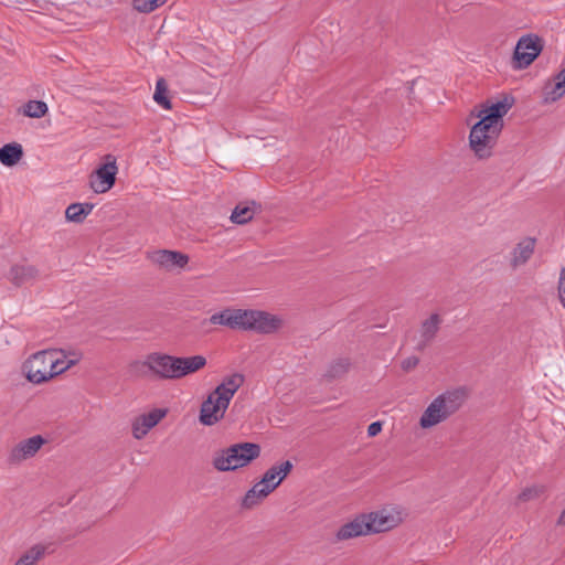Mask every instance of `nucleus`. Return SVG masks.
I'll return each mask as SVG.
<instances>
[{
	"instance_id": "cd10ccee",
	"label": "nucleus",
	"mask_w": 565,
	"mask_h": 565,
	"mask_svg": "<svg viewBox=\"0 0 565 565\" xmlns=\"http://www.w3.org/2000/svg\"><path fill=\"white\" fill-rule=\"evenodd\" d=\"M153 99H154V102L158 105H160L164 109H170L171 108V104H170V100L168 98L167 84H166V81L163 78H159L157 81L156 90H154V94H153Z\"/></svg>"
},
{
	"instance_id": "c85d7f7f",
	"label": "nucleus",
	"mask_w": 565,
	"mask_h": 565,
	"mask_svg": "<svg viewBox=\"0 0 565 565\" xmlns=\"http://www.w3.org/2000/svg\"><path fill=\"white\" fill-rule=\"evenodd\" d=\"M544 492L541 486H531L523 489L516 498L518 503L529 502L539 499Z\"/></svg>"
},
{
	"instance_id": "1a4fd4ad",
	"label": "nucleus",
	"mask_w": 565,
	"mask_h": 565,
	"mask_svg": "<svg viewBox=\"0 0 565 565\" xmlns=\"http://www.w3.org/2000/svg\"><path fill=\"white\" fill-rule=\"evenodd\" d=\"M543 50V41L536 34H525L516 43L513 61L516 68H525L533 63Z\"/></svg>"
},
{
	"instance_id": "473e14b6",
	"label": "nucleus",
	"mask_w": 565,
	"mask_h": 565,
	"mask_svg": "<svg viewBox=\"0 0 565 565\" xmlns=\"http://www.w3.org/2000/svg\"><path fill=\"white\" fill-rule=\"evenodd\" d=\"M418 363H419V359L417 356L412 355L402 361V369L404 371L408 372V371L413 370L414 367H416Z\"/></svg>"
},
{
	"instance_id": "2f4dec72",
	"label": "nucleus",
	"mask_w": 565,
	"mask_h": 565,
	"mask_svg": "<svg viewBox=\"0 0 565 565\" xmlns=\"http://www.w3.org/2000/svg\"><path fill=\"white\" fill-rule=\"evenodd\" d=\"M558 295L559 300L565 308V268H562L559 274Z\"/></svg>"
},
{
	"instance_id": "a211bd4d",
	"label": "nucleus",
	"mask_w": 565,
	"mask_h": 565,
	"mask_svg": "<svg viewBox=\"0 0 565 565\" xmlns=\"http://www.w3.org/2000/svg\"><path fill=\"white\" fill-rule=\"evenodd\" d=\"M535 248V241L533 238H525L521 241L511 252L510 266L518 269L523 266L532 257Z\"/></svg>"
},
{
	"instance_id": "20e7f679",
	"label": "nucleus",
	"mask_w": 565,
	"mask_h": 565,
	"mask_svg": "<svg viewBox=\"0 0 565 565\" xmlns=\"http://www.w3.org/2000/svg\"><path fill=\"white\" fill-rule=\"evenodd\" d=\"M292 463L289 460L271 466L244 495L242 507L252 509L267 498L291 472Z\"/></svg>"
},
{
	"instance_id": "412c9836",
	"label": "nucleus",
	"mask_w": 565,
	"mask_h": 565,
	"mask_svg": "<svg viewBox=\"0 0 565 565\" xmlns=\"http://www.w3.org/2000/svg\"><path fill=\"white\" fill-rule=\"evenodd\" d=\"M441 318L438 313L430 315L423 323L420 328V342L419 348L423 349L429 343L436 335Z\"/></svg>"
},
{
	"instance_id": "f704fd0d",
	"label": "nucleus",
	"mask_w": 565,
	"mask_h": 565,
	"mask_svg": "<svg viewBox=\"0 0 565 565\" xmlns=\"http://www.w3.org/2000/svg\"><path fill=\"white\" fill-rule=\"evenodd\" d=\"M558 523L565 524V509L563 510V512H562V514H561V516L558 519Z\"/></svg>"
},
{
	"instance_id": "a878e982",
	"label": "nucleus",
	"mask_w": 565,
	"mask_h": 565,
	"mask_svg": "<svg viewBox=\"0 0 565 565\" xmlns=\"http://www.w3.org/2000/svg\"><path fill=\"white\" fill-rule=\"evenodd\" d=\"M92 210L93 205L90 204L73 203L67 206L65 217L70 222L82 223Z\"/></svg>"
},
{
	"instance_id": "9d476101",
	"label": "nucleus",
	"mask_w": 565,
	"mask_h": 565,
	"mask_svg": "<svg viewBox=\"0 0 565 565\" xmlns=\"http://www.w3.org/2000/svg\"><path fill=\"white\" fill-rule=\"evenodd\" d=\"M118 172L116 158L111 154L104 157L102 163L90 175L89 184L95 193H105L113 188Z\"/></svg>"
},
{
	"instance_id": "f8f14e48",
	"label": "nucleus",
	"mask_w": 565,
	"mask_h": 565,
	"mask_svg": "<svg viewBox=\"0 0 565 565\" xmlns=\"http://www.w3.org/2000/svg\"><path fill=\"white\" fill-rule=\"evenodd\" d=\"M142 364L163 380H177L175 356L163 353L148 354Z\"/></svg>"
},
{
	"instance_id": "393cba45",
	"label": "nucleus",
	"mask_w": 565,
	"mask_h": 565,
	"mask_svg": "<svg viewBox=\"0 0 565 565\" xmlns=\"http://www.w3.org/2000/svg\"><path fill=\"white\" fill-rule=\"evenodd\" d=\"M46 547L35 544L20 555L14 565H35L45 555Z\"/></svg>"
},
{
	"instance_id": "ddd939ff",
	"label": "nucleus",
	"mask_w": 565,
	"mask_h": 565,
	"mask_svg": "<svg viewBox=\"0 0 565 565\" xmlns=\"http://www.w3.org/2000/svg\"><path fill=\"white\" fill-rule=\"evenodd\" d=\"M167 413L166 408H152L136 416L131 423L132 436L138 440L145 438L167 416Z\"/></svg>"
},
{
	"instance_id": "39448f33",
	"label": "nucleus",
	"mask_w": 565,
	"mask_h": 565,
	"mask_svg": "<svg viewBox=\"0 0 565 565\" xmlns=\"http://www.w3.org/2000/svg\"><path fill=\"white\" fill-rule=\"evenodd\" d=\"M260 455V447L253 443H239L216 452L213 467L218 471H233L246 467Z\"/></svg>"
},
{
	"instance_id": "b1692460",
	"label": "nucleus",
	"mask_w": 565,
	"mask_h": 565,
	"mask_svg": "<svg viewBox=\"0 0 565 565\" xmlns=\"http://www.w3.org/2000/svg\"><path fill=\"white\" fill-rule=\"evenodd\" d=\"M257 211L255 202L239 203L232 212L231 221L236 224H245L249 222Z\"/></svg>"
},
{
	"instance_id": "6ab92c4d",
	"label": "nucleus",
	"mask_w": 565,
	"mask_h": 565,
	"mask_svg": "<svg viewBox=\"0 0 565 565\" xmlns=\"http://www.w3.org/2000/svg\"><path fill=\"white\" fill-rule=\"evenodd\" d=\"M243 309H225L211 316L212 324L226 326L232 329L242 330Z\"/></svg>"
},
{
	"instance_id": "2eb2a0df",
	"label": "nucleus",
	"mask_w": 565,
	"mask_h": 565,
	"mask_svg": "<svg viewBox=\"0 0 565 565\" xmlns=\"http://www.w3.org/2000/svg\"><path fill=\"white\" fill-rule=\"evenodd\" d=\"M50 350L54 379L78 364L83 358L81 352L74 350H65L61 348H50Z\"/></svg>"
},
{
	"instance_id": "423d86ee",
	"label": "nucleus",
	"mask_w": 565,
	"mask_h": 565,
	"mask_svg": "<svg viewBox=\"0 0 565 565\" xmlns=\"http://www.w3.org/2000/svg\"><path fill=\"white\" fill-rule=\"evenodd\" d=\"M21 373L33 385H42L53 381L51 350H40L25 358L21 364Z\"/></svg>"
},
{
	"instance_id": "0eeeda50",
	"label": "nucleus",
	"mask_w": 565,
	"mask_h": 565,
	"mask_svg": "<svg viewBox=\"0 0 565 565\" xmlns=\"http://www.w3.org/2000/svg\"><path fill=\"white\" fill-rule=\"evenodd\" d=\"M365 516L373 535L395 530L403 524L407 513L402 505L390 503L366 512Z\"/></svg>"
},
{
	"instance_id": "5701e85b",
	"label": "nucleus",
	"mask_w": 565,
	"mask_h": 565,
	"mask_svg": "<svg viewBox=\"0 0 565 565\" xmlns=\"http://www.w3.org/2000/svg\"><path fill=\"white\" fill-rule=\"evenodd\" d=\"M23 156V150L19 143H8L0 148V162L6 167L15 166Z\"/></svg>"
},
{
	"instance_id": "f03ea898",
	"label": "nucleus",
	"mask_w": 565,
	"mask_h": 565,
	"mask_svg": "<svg viewBox=\"0 0 565 565\" xmlns=\"http://www.w3.org/2000/svg\"><path fill=\"white\" fill-rule=\"evenodd\" d=\"M245 377L241 373L225 376L215 390L209 394L200 409V423L212 426L218 423L228 408L235 393L244 384Z\"/></svg>"
},
{
	"instance_id": "aec40b11",
	"label": "nucleus",
	"mask_w": 565,
	"mask_h": 565,
	"mask_svg": "<svg viewBox=\"0 0 565 565\" xmlns=\"http://www.w3.org/2000/svg\"><path fill=\"white\" fill-rule=\"evenodd\" d=\"M565 95V67L544 88V102L554 103Z\"/></svg>"
},
{
	"instance_id": "bb28decb",
	"label": "nucleus",
	"mask_w": 565,
	"mask_h": 565,
	"mask_svg": "<svg viewBox=\"0 0 565 565\" xmlns=\"http://www.w3.org/2000/svg\"><path fill=\"white\" fill-rule=\"evenodd\" d=\"M49 107L46 103L42 100H29L20 108V113L25 117L35 119L44 117Z\"/></svg>"
},
{
	"instance_id": "7c9ffc66",
	"label": "nucleus",
	"mask_w": 565,
	"mask_h": 565,
	"mask_svg": "<svg viewBox=\"0 0 565 565\" xmlns=\"http://www.w3.org/2000/svg\"><path fill=\"white\" fill-rule=\"evenodd\" d=\"M350 362L347 359L334 361L328 369L327 375L331 379L339 377L348 372Z\"/></svg>"
},
{
	"instance_id": "c756f323",
	"label": "nucleus",
	"mask_w": 565,
	"mask_h": 565,
	"mask_svg": "<svg viewBox=\"0 0 565 565\" xmlns=\"http://www.w3.org/2000/svg\"><path fill=\"white\" fill-rule=\"evenodd\" d=\"M137 11L149 13L163 6L167 0H132Z\"/></svg>"
},
{
	"instance_id": "9b49d317",
	"label": "nucleus",
	"mask_w": 565,
	"mask_h": 565,
	"mask_svg": "<svg viewBox=\"0 0 565 565\" xmlns=\"http://www.w3.org/2000/svg\"><path fill=\"white\" fill-rule=\"evenodd\" d=\"M147 258L161 270L181 271L189 263V256L178 250L157 249L148 253Z\"/></svg>"
},
{
	"instance_id": "f257e3e1",
	"label": "nucleus",
	"mask_w": 565,
	"mask_h": 565,
	"mask_svg": "<svg viewBox=\"0 0 565 565\" xmlns=\"http://www.w3.org/2000/svg\"><path fill=\"white\" fill-rule=\"evenodd\" d=\"M512 103L503 98L480 109L476 122L469 134V147L479 160H487L493 156L494 148L503 129V117L508 114Z\"/></svg>"
},
{
	"instance_id": "f3484780",
	"label": "nucleus",
	"mask_w": 565,
	"mask_h": 565,
	"mask_svg": "<svg viewBox=\"0 0 565 565\" xmlns=\"http://www.w3.org/2000/svg\"><path fill=\"white\" fill-rule=\"evenodd\" d=\"M177 380L193 374L206 365V359L203 355L175 356Z\"/></svg>"
},
{
	"instance_id": "dca6fc26",
	"label": "nucleus",
	"mask_w": 565,
	"mask_h": 565,
	"mask_svg": "<svg viewBox=\"0 0 565 565\" xmlns=\"http://www.w3.org/2000/svg\"><path fill=\"white\" fill-rule=\"evenodd\" d=\"M45 440L41 436H33L19 443L10 452L9 461L11 463H19L28 458L33 457L40 448L44 445Z\"/></svg>"
},
{
	"instance_id": "4468645a",
	"label": "nucleus",
	"mask_w": 565,
	"mask_h": 565,
	"mask_svg": "<svg viewBox=\"0 0 565 565\" xmlns=\"http://www.w3.org/2000/svg\"><path fill=\"white\" fill-rule=\"evenodd\" d=\"M372 535L365 513L358 514L349 522L342 524L335 532L337 542Z\"/></svg>"
},
{
	"instance_id": "72a5a7b5",
	"label": "nucleus",
	"mask_w": 565,
	"mask_h": 565,
	"mask_svg": "<svg viewBox=\"0 0 565 565\" xmlns=\"http://www.w3.org/2000/svg\"><path fill=\"white\" fill-rule=\"evenodd\" d=\"M382 430V423L381 422H373L367 427V435L369 437H374L379 435Z\"/></svg>"
},
{
	"instance_id": "7ed1b4c3",
	"label": "nucleus",
	"mask_w": 565,
	"mask_h": 565,
	"mask_svg": "<svg viewBox=\"0 0 565 565\" xmlns=\"http://www.w3.org/2000/svg\"><path fill=\"white\" fill-rule=\"evenodd\" d=\"M466 398L467 391L463 387L445 391L436 396L425 408L419 418V426L423 429H429L447 420L460 409Z\"/></svg>"
},
{
	"instance_id": "4be33fe9",
	"label": "nucleus",
	"mask_w": 565,
	"mask_h": 565,
	"mask_svg": "<svg viewBox=\"0 0 565 565\" xmlns=\"http://www.w3.org/2000/svg\"><path fill=\"white\" fill-rule=\"evenodd\" d=\"M39 271L32 265H15L11 268L9 277L15 285H22L36 278Z\"/></svg>"
},
{
	"instance_id": "6e6552de",
	"label": "nucleus",
	"mask_w": 565,
	"mask_h": 565,
	"mask_svg": "<svg viewBox=\"0 0 565 565\" xmlns=\"http://www.w3.org/2000/svg\"><path fill=\"white\" fill-rule=\"evenodd\" d=\"M285 324L282 317L263 310H243L242 330L269 334Z\"/></svg>"
}]
</instances>
